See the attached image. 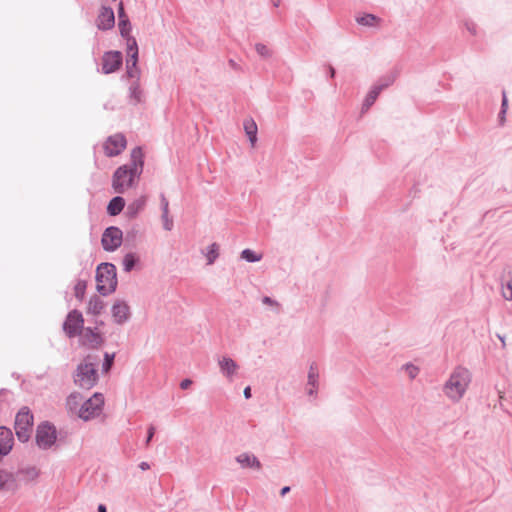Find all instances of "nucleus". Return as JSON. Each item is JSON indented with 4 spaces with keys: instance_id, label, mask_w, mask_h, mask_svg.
Here are the masks:
<instances>
[{
    "instance_id": "31",
    "label": "nucleus",
    "mask_w": 512,
    "mask_h": 512,
    "mask_svg": "<svg viewBox=\"0 0 512 512\" xmlns=\"http://www.w3.org/2000/svg\"><path fill=\"white\" fill-rule=\"evenodd\" d=\"M139 261L138 256L135 253H127L122 261L123 264V270L125 272H130L135 267L136 263Z\"/></svg>"
},
{
    "instance_id": "46",
    "label": "nucleus",
    "mask_w": 512,
    "mask_h": 512,
    "mask_svg": "<svg viewBox=\"0 0 512 512\" xmlns=\"http://www.w3.org/2000/svg\"><path fill=\"white\" fill-rule=\"evenodd\" d=\"M262 302H263V304L269 305V306H279V303L269 296H264L262 298Z\"/></svg>"
},
{
    "instance_id": "39",
    "label": "nucleus",
    "mask_w": 512,
    "mask_h": 512,
    "mask_svg": "<svg viewBox=\"0 0 512 512\" xmlns=\"http://www.w3.org/2000/svg\"><path fill=\"white\" fill-rule=\"evenodd\" d=\"M163 228L167 231H171L173 228V220L169 217V213H162Z\"/></svg>"
},
{
    "instance_id": "11",
    "label": "nucleus",
    "mask_w": 512,
    "mask_h": 512,
    "mask_svg": "<svg viewBox=\"0 0 512 512\" xmlns=\"http://www.w3.org/2000/svg\"><path fill=\"white\" fill-rule=\"evenodd\" d=\"M126 138L122 133L111 135L105 141L103 148L106 156L115 157L121 154L126 148Z\"/></svg>"
},
{
    "instance_id": "37",
    "label": "nucleus",
    "mask_w": 512,
    "mask_h": 512,
    "mask_svg": "<svg viewBox=\"0 0 512 512\" xmlns=\"http://www.w3.org/2000/svg\"><path fill=\"white\" fill-rule=\"evenodd\" d=\"M115 359V353H108L106 352L104 354V362L102 364V370L103 372L107 373L110 371Z\"/></svg>"
},
{
    "instance_id": "9",
    "label": "nucleus",
    "mask_w": 512,
    "mask_h": 512,
    "mask_svg": "<svg viewBox=\"0 0 512 512\" xmlns=\"http://www.w3.org/2000/svg\"><path fill=\"white\" fill-rule=\"evenodd\" d=\"M395 78V74L392 73L385 75L384 77L380 78L375 85L372 86L363 101L362 112L367 111L375 103L381 91L393 84Z\"/></svg>"
},
{
    "instance_id": "25",
    "label": "nucleus",
    "mask_w": 512,
    "mask_h": 512,
    "mask_svg": "<svg viewBox=\"0 0 512 512\" xmlns=\"http://www.w3.org/2000/svg\"><path fill=\"white\" fill-rule=\"evenodd\" d=\"M105 308V302L97 295L90 298L87 306V314L100 315Z\"/></svg>"
},
{
    "instance_id": "44",
    "label": "nucleus",
    "mask_w": 512,
    "mask_h": 512,
    "mask_svg": "<svg viewBox=\"0 0 512 512\" xmlns=\"http://www.w3.org/2000/svg\"><path fill=\"white\" fill-rule=\"evenodd\" d=\"M129 19L127 14L125 13L123 3L120 2L118 6V20H126Z\"/></svg>"
},
{
    "instance_id": "23",
    "label": "nucleus",
    "mask_w": 512,
    "mask_h": 512,
    "mask_svg": "<svg viewBox=\"0 0 512 512\" xmlns=\"http://www.w3.org/2000/svg\"><path fill=\"white\" fill-rule=\"evenodd\" d=\"M129 103L136 106L144 101V91L141 89L140 81H131L128 88Z\"/></svg>"
},
{
    "instance_id": "13",
    "label": "nucleus",
    "mask_w": 512,
    "mask_h": 512,
    "mask_svg": "<svg viewBox=\"0 0 512 512\" xmlns=\"http://www.w3.org/2000/svg\"><path fill=\"white\" fill-rule=\"evenodd\" d=\"M123 166H128L133 175L140 178L144 168V153L141 147H135L130 154V161Z\"/></svg>"
},
{
    "instance_id": "19",
    "label": "nucleus",
    "mask_w": 512,
    "mask_h": 512,
    "mask_svg": "<svg viewBox=\"0 0 512 512\" xmlns=\"http://www.w3.org/2000/svg\"><path fill=\"white\" fill-rule=\"evenodd\" d=\"M236 462L241 466V468H251L254 470H261L262 464L259 459L252 453L244 452L235 457Z\"/></svg>"
},
{
    "instance_id": "54",
    "label": "nucleus",
    "mask_w": 512,
    "mask_h": 512,
    "mask_svg": "<svg viewBox=\"0 0 512 512\" xmlns=\"http://www.w3.org/2000/svg\"><path fill=\"white\" fill-rule=\"evenodd\" d=\"M329 75L331 78L335 76V69L332 66H329Z\"/></svg>"
},
{
    "instance_id": "32",
    "label": "nucleus",
    "mask_w": 512,
    "mask_h": 512,
    "mask_svg": "<svg viewBox=\"0 0 512 512\" xmlns=\"http://www.w3.org/2000/svg\"><path fill=\"white\" fill-rule=\"evenodd\" d=\"M356 21L360 25L372 27L377 22H379L380 19L377 16L373 15V14L367 13V14H364V15H362L360 17H357Z\"/></svg>"
},
{
    "instance_id": "35",
    "label": "nucleus",
    "mask_w": 512,
    "mask_h": 512,
    "mask_svg": "<svg viewBox=\"0 0 512 512\" xmlns=\"http://www.w3.org/2000/svg\"><path fill=\"white\" fill-rule=\"evenodd\" d=\"M119 32L122 37L131 36L132 26L129 19L118 21Z\"/></svg>"
},
{
    "instance_id": "21",
    "label": "nucleus",
    "mask_w": 512,
    "mask_h": 512,
    "mask_svg": "<svg viewBox=\"0 0 512 512\" xmlns=\"http://www.w3.org/2000/svg\"><path fill=\"white\" fill-rule=\"evenodd\" d=\"M13 446L12 431L4 426L0 427V455H7Z\"/></svg>"
},
{
    "instance_id": "20",
    "label": "nucleus",
    "mask_w": 512,
    "mask_h": 512,
    "mask_svg": "<svg viewBox=\"0 0 512 512\" xmlns=\"http://www.w3.org/2000/svg\"><path fill=\"white\" fill-rule=\"evenodd\" d=\"M19 488L14 473L0 470V491H16Z\"/></svg>"
},
{
    "instance_id": "48",
    "label": "nucleus",
    "mask_w": 512,
    "mask_h": 512,
    "mask_svg": "<svg viewBox=\"0 0 512 512\" xmlns=\"http://www.w3.org/2000/svg\"><path fill=\"white\" fill-rule=\"evenodd\" d=\"M192 384V381L190 379H184L180 383L181 389H187Z\"/></svg>"
},
{
    "instance_id": "45",
    "label": "nucleus",
    "mask_w": 512,
    "mask_h": 512,
    "mask_svg": "<svg viewBox=\"0 0 512 512\" xmlns=\"http://www.w3.org/2000/svg\"><path fill=\"white\" fill-rule=\"evenodd\" d=\"M161 210L162 213H169V202L164 194L161 195Z\"/></svg>"
},
{
    "instance_id": "10",
    "label": "nucleus",
    "mask_w": 512,
    "mask_h": 512,
    "mask_svg": "<svg viewBox=\"0 0 512 512\" xmlns=\"http://www.w3.org/2000/svg\"><path fill=\"white\" fill-rule=\"evenodd\" d=\"M122 240V230L116 226H110L104 230L101 244L105 251L113 252L121 246Z\"/></svg>"
},
{
    "instance_id": "38",
    "label": "nucleus",
    "mask_w": 512,
    "mask_h": 512,
    "mask_svg": "<svg viewBox=\"0 0 512 512\" xmlns=\"http://www.w3.org/2000/svg\"><path fill=\"white\" fill-rule=\"evenodd\" d=\"M255 49H256L257 53H258L261 57L268 58V57H270V56H271V51H270V49H269L266 45H264V44H262V43H257V44L255 45Z\"/></svg>"
},
{
    "instance_id": "27",
    "label": "nucleus",
    "mask_w": 512,
    "mask_h": 512,
    "mask_svg": "<svg viewBox=\"0 0 512 512\" xmlns=\"http://www.w3.org/2000/svg\"><path fill=\"white\" fill-rule=\"evenodd\" d=\"M125 207V200L121 196L112 198L107 206V212L111 216H116L121 213Z\"/></svg>"
},
{
    "instance_id": "40",
    "label": "nucleus",
    "mask_w": 512,
    "mask_h": 512,
    "mask_svg": "<svg viewBox=\"0 0 512 512\" xmlns=\"http://www.w3.org/2000/svg\"><path fill=\"white\" fill-rule=\"evenodd\" d=\"M510 279L506 284V288L509 291V293L503 292V296L506 300L511 301L512 300V270L509 271Z\"/></svg>"
},
{
    "instance_id": "2",
    "label": "nucleus",
    "mask_w": 512,
    "mask_h": 512,
    "mask_svg": "<svg viewBox=\"0 0 512 512\" xmlns=\"http://www.w3.org/2000/svg\"><path fill=\"white\" fill-rule=\"evenodd\" d=\"M97 365L98 357L87 355L73 375L75 385L85 390L93 388L98 382Z\"/></svg>"
},
{
    "instance_id": "43",
    "label": "nucleus",
    "mask_w": 512,
    "mask_h": 512,
    "mask_svg": "<svg viewBox=\"0 0 512 512\" xmlns=\"http://www.w3.org/2000/svg\"><path fill=\"white\" fill-rule=\"evenodd\" d=\"M155 427L153 425H150L148 430H147V437H146V440H145V445L148 446L155 434Z\"/></svg>"
},
{
    "instance_id": "5",
    "label": "nucleus",
    "mask_w": 512,
    "mask_h": 512,
    "mask_svg": "<svg viewBox=\"0 0 512 512\" xmlns=\"http://www.w3.org/2000/svg\"><path fill=\"white\" fill-rule=\"evenodd\" d=\"M103 406L104 396L96 392L81 404L79 418L86 422L90 421L102 413Z\"/></svg>"
},
{
    "instance_id": "33",
    "label": "nucleus",
    "mask_w": 512,
    "mask_h": 512,
    "mask_svg": "<svg viewBox=\"0 0 512 512\" xmlns=\"http://www.w3.org/2000/svg\"><path fill=\"white\" fill-rule=\"evenodd\" d=\"M207 249V264L212 265L219 256V245L217 243H212L211 245L208 246Z\"/></svg>"
},
{
    "instance_id": "16",
    "label": "nucleus",
    "mask_w": 512,
    "mask_h": 512,
    "mask_svg": "<svg viewBox=\"0 0 512 512\" xmlns=\"http://www.w3.org/2000/svg\"><path fill=\"white\" fill-rule=\"evenodd\" d=\"M96 328L86 327L82 331V344L89 348H98L104 342L102 335L96 331Z\"/></svg>"
},
{
    "instance_id": "34",
    "label": "nucleus",
    "mask_w": 512,
    "mask_h": 512,
    "mask_svg": "<svg viewBox=\"0 0 512 512\" xmlns=\"http://www.w3.org/2000/svg\"><path fill=\"white\" fill-rule=\"evenodd\" d=\"M241 258L249 263H254L260 261L262 259V255L256 254L253 250L247 248L241 252Z\"/></svg>"
},
{
    "instance_id": "55",
    "label": "nucleus",
    "mask_w": 512,
    "mask_h": 512,
    "mask_svg": "<svg viewBox=\"0 0 512 512\" xmlns=\"http://www.w3.org/2000/svg\"><path fill=\"white\" fill-rule=\"evenodd\" d=\"M498 117H499L500 124H503L505 121V115L501 114V111H500Z\"/></svg>"
},
{
    "instance_id": "18",
    "label": "nucleus",
    "mask_w": 512,
    "mask_h": 512,
    "mask_svg": "<svg viewBox=\"0 0 512 512\" xmlns=\"http://www.w3.org/2000/svg\"><path fill=\"white\" fill-rule=\"evenodd\" d=\"M218 365L222 375L232 381L239 368L238 364L232 358L224 356L218 359Z\"/></svg>"
},
{
    "instance_id": "53",
    "label": "nucleus",
    "mask_w": 512,
    "mask_h": 512,
    "mask_svg": "<svg viewBox=\"0 0 512 512\" xmlns=\"http://www.w3.org/2000/svg\"><path fill=\"white\" fill-rule=\"evenodd\" d=\"M497 337L499 338V340L501 341L502 343V347L504 348L506 346V343H505V337L498 334Z\"/></svg>"
},
{
    "instance_id": "14",
    "label": "nucleus",
    "mask_w": 512,
    "mask_h": 512,
    "mask_svg": "<svg viewBox=\"0 0 512 512\" xmlns=\"http://www.w3.org/2000/svg\"><path fill=\"white\" fill-rule=\"evenodd\" d=\"M111 314L115 323L123 325L130 319V307L124 300H116L111 308Z\"/></svg>"
},
{
    "instance_id": "7",
    "label": "nucleus",
    "mask_w": 512,
    "mask_h": 512,
    "mask_svg": "<svg viewBox=\"0 0 512 512\" xmlns=\"http://www.w3.org/2000/svg\"><path fill=\"white\" fill-rule=\"evenodd\" d=\"M36 444L40 449L47 450L51 448L57 440V431L53 424L44 421L37 426Z\"/></svg>"
},
{
    "instance_id": "47",
    "label": "nucleus",
    "mask_w": 512,
    "mask_h": 512,
    "mask_svg": "<svg viewBox=\"0 0 512 512\" xmlns=\"http://www.w3.org/2000/svg\"><path fill=\"white\" fill-rule=\"evenodd\" d=\"M465 26H466L467 30H468L471 34H473V35H475V34H476V24H475V23H473V22H471V21H467V22L465 23Z\"/></svg>"
},
{
    "instance_id": "58",
    "label": "nucleus",
    "mask_w": 512,
    "mask_h": 512,
    "mask_svg": "<svg viewBox=\"0 0 512 512\" xmlns=\"http://www.w3.org/2000/svg\"><path fill=\"white\" fill-rule=\"evenodd\" d=\"M97 325H103V321L96 322Z\"/></svg>"
},
{
    "instance_id": "24",
    "label": "nucleus",
    "mask_w": 512,
    "mask_h": 512,
    "mask_svg": "<svg viewBox=\"0 0 512 512\" xmlns=\"http://www.w3.org/2000/svg\"><path fill=\"white\" fill-rule=\"evenodd\" d=\"M125 76L132 81H140L141 70L138 67V57L126 59V73Z\"/></svg>"
},
{
    "instance_id": "30",
    "label": "nucleus",
    "mask_w": 512,
    "mask_h": 512,
    "mask_svg": "<svg viewBox=\"0 0 512 512\" xmlns=\"http://www.w3.org/2000/svg\"><path fill=\"white\" fill-rule=\"evenodd\" d=\"M126 40L127 58L138 57L139 50L136 39L133 36L123 37Z\"/></svg>"
},
{
    "instance_id": "6",
    "label": "nucleus",
    "mask_w": 512,
    "mask_h": 512,
    "mask_svg": "<svg viewBox=\"0 0 512 512\" xmlns=\"http://www.w3.org/2000/svg\"><path fill=\"white\" fill-rule=\"evenodd\" d=\"M139 178L131 173L128 166L118 167L112 176V187L118 194H123L129 188L134 187Z\"/></svg>"
},
{
    "instance_id": "42",
    "label": "nucleus",
    "mask_w": 512,
    "mask_h": 512,
    "mask_svg": "<svg viewBox=\"0 0 512 512\" xmlns=\"http://www.w3.org/2000/svg\"><path fill=\"white\" fill-rule=\"evenodd\" d=\"M507 108H508V99L506 96V92L503 91L502 92V103H501V114L506 115Z\"/></svg>"
},
{
    "instance_id": "28",
    "label": "nucleus",
    "mask_w": 512,
    "mask_h": 512,
    "mask_svg": "<svg viewBox=\"0 0 512 512\" xmlns=\"http://www.w3.org/2000/svg\"><path fill=\"white\" fill-rule=\"evenodd\" d=\"M38 470L35 467H26L18 470L15 474L17 482L18 481H32L38 477Z\"/></svg>"
},
{
    "instance_id": "22",
    "label": "nucleus",
    "mask_w": 512,
    "mask_h": 512,
    "mask_svg": "<svg viewBox=\"0 0 512 512\" xmlns=\"http://www.w3.org/2000/svg\"><path fill=\"white\" fill-rule=\"evenodd\" d=\"M83 396L79 392H72L66 398L65 407L70 414L76 415L79 417L81 404L83 403Z\"/></svg>"
},
{
    "instance_id": "57",
    "label": "nucleus",
    "mask_w": 512,
    "mask_h": 512,
    "mask_svg": "<svg viewBox=\"0 0 512 512\" xmlns=\"http://www.w3.org/2000/svg\"><path fill=\"white\" fill-rule=\"evenodd\" d=\"M230 64H231V66H234V65H235V63H234V61H233V60H230Z\"/></svg>"
},
{
    "instance_id": "1",
    "label": "nucleus",
    "mask_w": 512,
    "mask_h": 512,
    "mask_svg": "<svg viewBox=\"0 0 512 512\" xmlns=\"http://www.w3.org/2000/svg\"><path fill=\"white\" fill-rule=\"evenodd\" d=\"M472 380L470 371L457 366L443 385L444 395L453 403L459 402L465 395Z\"/></svg>"
},
{
    "instance_id": "3",
    "label": "nucleus",
    "mask_w": 512,
    "mask_h": 512,
    "mask_svg": "<svg viewBox=\"0 0 512 512\" xmlns=\"http://www.w3.org/2000/svg\"><path fill=\"white\" fill-rule=\"evenodd\" d=\"M96 289L102 296L113 293L117 288V270L112 263H101L96 269Z\"/></svg>"
},
{
    "instance_id": "51",
    "label": "nucleus",
    "mask_w": 512,
    "mask_h": 512,
    "mask_svg": "<svg viewBox=\"0 0 512 512\" xmlns=\"http://www.w3.org/2000/svg\"><path fill=\"white\" fill-rule=\"evenodd\" d=\"M289 491H290V487H289V486H284V487L280 490V495H281V496H285Z\"/></svg>"
},
{
    "instance_id": "12",
    "label": "nucleus",
    "mask_w": 512,
    "mask_h": 512,
    "mask_svg": "<svg viewBox=\"0 0 512 512\" xmlns=\"http://www.w3.org/2000/svg\"><path fill=\"white\" fill-rule=\"evenodd\" d=\"M123 57L120 51H107L102 57V72L111 74L119 70L122 66Z\"/></svg>"
},
{
    "instance_id": "52",
    "label": "nucleus",
    "mask_w": 512,
    "mask_h": 512,
    "mask_svg": "<svg viewBox=\"0 0 512 512\" xmlns=\"http://www.w3.org/2000/svg\"><path fill=\"white\" fill-rule=\"evenodd\" d=\"M98 512H107V508L104 504H99L97 508Z\"/></svg>"
},
{
    "instance_id": "26",
    "label": "nucleus",
    "mask_w": 512,
    "mask_h": 512,
    "mask_svg": "<svg viewBox=\"0 0 512 512\" xmlns=\"http://www.w3.org/2000/svg\"><path fill=\"white\" fill-rule=\"evenodd\" d=\"M146 204L145 197H140L131 202L126 209V214L129 218H135L143 209Z\"/></svg>"
},
{
    "instance_id": "56",
    "label": "nucleus",
    "mask_w": 512,
    "mask_h": 512,
    "mask_svg": "<svg viewBox=\"0 0 512 512\" xmlns=\"http://www.w3.org/2000/svg\"><path fill=\"white\" fill-rule=\"evenodd\" d=\"M279 4H280V0H273V5H274L275 7H278V6H279Z\"/></svg>"
},
{
    "instance_id": "15",
    "label": "nucleus",
    "mask_w": 512,
    "mask_h": 512,
    "mask_svg": "<svg viewBox=\"0 0 512 512\" xmlns=\"http://www.w3.org/2000/svg\"><path fill=\"white\" fill-rule=\"evenodd\" d=\"M96 25L99 30H110L115 25V15L111 7L103 6L100 9L99 15L96 20Z\"/></svg>"
},
{
    "instance_id": "50",
    "label": "nucleus",
    "mask_w": 512,
    "mask_h": 512,
    "mask_svg": "<svg viewBox=\"0 0 512 512\" xmlns=\"http://www.w3.org/2000/svg\"><path fill=\"white\" fill-rule=\"evenodd\" d=\"M139 468L143 471L150 469V465L148 462H141L139 464Z\"/></svg>"
},
{
    "instance_id": "29",
    "label": "nucleus",
    "mask_w": 512,
    "mask_h": 512,
    "mask_svg": "<svg viewBox=\"0 0 512 512\" xmlns=\"http://www.w3.org/2000/svg\"><path fill=\"white\" fill-rule=\"evenodd\" d=\"M244 130L246 135L249 138V141L252 146H254L257 142V125L253 119H246L244 121Z\"/></svg>"
},
{
    "instance_id": "49",
    "label": "nucleus",
    "mask_w": 512,
    "mask_h": 512,
    "mask_svg": "<svg viewBox=\"0 0 512 512\" xmlns=\"http://www.w3.org/2000/svg\"><path fill=\"white\" fill-rule=\"evenodd\" d=\"M243 394H244V397H245L246 399L251 398V388H250V386H247V387L244 389Z\"/></svg>"
},
{
    "instance_id": "17",
    "label": "nucleus",
    "mask_w": 512,
    "mask_h": 512,
    "mask_svg": "<svg viewBox=\"0 0 512 512\" xmlns=\"http://www.w3.org/2000/svg\"><path fill=\"white\" fill-rule=\"evenodd\" d=\"M307 386V394L309 396H316L319 388V369L316 362H312L309 366Z\"/></svg>"
},
{
    "instance_id": "4",
    "label": "nucleus",
    "mask_w": 512,
    "mask_h": 512,
    "mask_svg": "<svg viewBox=\"0 0 512 512\" xmlns=\"http://www.w3.org/2000/svg\"><path fill=\"white\" fill-rule=\"evenodd\" d=\"M34 417L30 409L22 407L15 417L14 429L19 441L25 443L30 439Z\"/></svg>"
},
{
    "instance_id": "36",
    "label": "nucleus",
    "mask_w": 512,
    "mask_h": 512,
    "mask_svg": "<svg viewBox=\"0 0 512 512\" xmlns=\"http://www.w3.org/2000/svg\"><path fill=\"white\" fill-rule=\"evenodd\" d=\"M86 291V281L78 280L74 286V295L77 299L82 300Z\"/></svg>"
},
{
    "instance_id": "41",
    "label": "nucleus",
    "mask_w": 512,
    "mask_h": 512,
    "mask_svg": "<svg viewBox=\"0 0 512 512\" xmlns=\"http://www.w3.org/2000/svg\"><path fill=\"white\" fill-rule=\"evenodd\" d=\"M406 370L408 371V374L411 379H414L418 375V372H419V369L416 366H414L413 364H407Z\"/></svg>"
},
{
    "instance_id": "8",
    "label": "nucleus",
    "mask_w": 512,
    "mask_h": 512,
    "mask_svg": "<svg viewBox=\"0 0 512 512\" xmlns=\"http://www.w3.org/2000/svg\"><path fill=\"white\" fill-rule=\"evenodd\" d=\"M63 330L69 338H74L82 334L84 330V318L79 310L74 309L67 314L63 323Z\"/></svg>"
}]
</instances>
